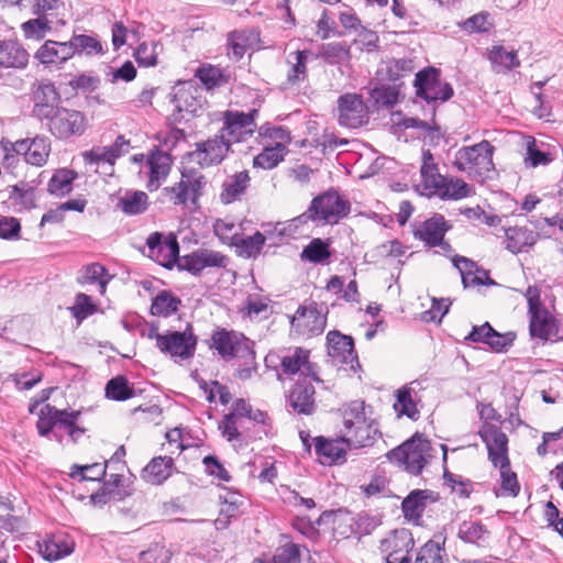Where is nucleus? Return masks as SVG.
I'll return each instance as SVG.
<instances>
[{
  "mask_svg": "<svg viewBox=\"0 0 563 563\" xmlns=\"http://www.w3.org/2000/svg\"><path fill=\"white\" fill-rule=\"evenodd\" d=\"M494 152L495 147L487 140L462 146L455 153L453 166L459 172L467 173L481 180L490 179V174L495 170Z\"/></svg>",
  "mask_w": 563,
  "mask_h": 563,
  "instance_id": "obj_1",
  "label": "nucleus"
},
{
  "mask_svg": "<svg viewBox=\"0 0 563 563\" xmlns=\"http://www.w3.org/2000/svg\"><path fill=\"white\" fill-rule=\"evenodd\" d=\"M413 86L416 96L428 104H432L431 120L434 121L437 103L450 100L454 89L450 82L441 80V69L428 66L416 74Z\"/></svg>",
  "mask_w": 563,
  "mask_h": 563,
  "instance_id": "obj_2",
  "label": "nucleus"
},
{
  "mask_svg": "<svg viewBox=\"0 0 563 563\" xmlns=\"http://www.w3.org/2000/svg\"><path fill=\"white\" fill-rule=\"evenodd\" d=\"M310 351L303 347H294L287 350L284 354L269 352L265 356V364L267 367L277 368L279 365L280 372L277 373L278 379L282 375L294 376L300 373L303 378L310 377L319 382L320 378L317 374V365L309 361Z\"/></svg>",
  "mask_w": 563,
  "mask_h": 563,
  "instance_id": "obj_3",
  "label": "nucleus"
},
{
  "mask_svg": "<svg viewBox=\"0 0 563 563\" xmlns=\"http://www.w3.org/2000/svg\"><path fill=\"white\" fill-rule=\"evenodd\" d=\"M430 451L431 442L419 434H415L411 439L390 450L386 456L390 462L404 466L408 473L417 476L421 474L429 457H431Z\"/></svg>",
  "mask_w": 563,
  "mask_h": 563,
  "instance_id": "obj_4",
  "label": "nucleus"
},
{
  "mask_svg": "<svg viewBox=\"0 0 563 563\" xmlns=\"http://www.w3.org/2000/svg\"><path fill=\"white\" fill-rule=\"evenodd\" d=\"M42 126L56 140L67 142L86 133L88 120L84 112L63 106Z\"/></svg>",
  "mask_w": 563,
  "mask_h": 563,
  "instance_id": "obj_5",
  "label": "nucleus"
},
{
  "mask_svg": "<svg viewBox=\"0 0 563 563\" xmlns=\"http://www.w3.org/2000/svg\"><path fill=\"white\" fill-rule=\"evenodd\" d=\"M526 297L528 301L529 332L531 338L548 341L556 336L559 333L556 321L541 302L538 287L536 285L529 286Z\"/></svg>",
  "mask_w": 563,
  "mask_h": 563,
  "instance_id": "obj_6",
  "label": "nucleus"
},
{
  "mask_svg": "<svg viewBox=\"0 0 563 563\" xmlns=\"http://www.w3.org/2000/svg\"><path fill=\"white\" fill-rule=\"evenodd\" d=\"M30 100L32 101V115L41 124L63 107L60 92L49 79H40L32 84Z\"/></svg>",
  "mask_w": 563,
  "mask_h": 563,
  "instance_id": "obj_7",
  "label": "nucleus"
},
{
  "mask_svg": "<svg viewBox=\"0 0 563 563\" xmlns=\"http://www.w3.org/2000/svg\"><path fill=\"white\" fill-rule=\"evenodd\" d=\"M210 347L214 349L225 361L240 357L253 360L255 357L254 342L243 333L233 330H216L211 335Z\"/></svg>",
  "mask_w": 563,
  "mask_h": 563,
  "instance_id": "obj_8",
  "label": "nucleus"
},
{
  "mask_svg": "<svg viewBox=\"0 0 563 563\" xmlns=\"http://www.w3.org/2000/svg\"><path fill=\"white\" fill-rule=\"evenodd\" d=\"M310 205L320 224H336L351 212L350 201L334 188L316 196Z\"/></svg>",
  "mask_w": 563,
  "mask_h": 563,
  "instance_id": "obj_9",
  "label": "nucleus"
},
{
  "mask_svg": "<svg viewBox=\"0 0 563 563\" xmlns=\"http://www.w3.org/2000/svg\"><path fill=\"white\" fill-rule=\"evenodd\" d=\"M207 184L206 177L195 169L184 170L181 178L173 186L165 187L163 192L169 197L175 206H186L188 201L197 207L199 198L203 195Z\"/></svg>",
  "mask_w": 563,
  "mask_h": 563,
  "instance_id": "obj_10",
  "label": "nucleus"
},
{
  "mask_svg": "<svg viewBox=\"0 0 563 563\" xmlns=\"http://www.w3.org/2000/svg\"><path fill=\"white\" fill-rule=\"evenodd\" d=\"M258 110L252 109L245 113L242 111L227 110L223 112V126L219 130L225 134V140L232 146L234 143H241L251 137L256 128L255 118Z\"/></svg>",
  "mask_w": 563,
  "mask_h": 563,
  "instance_id": "obj_11",
  "label": "nucleus"
},
{
  "mask_svg": "<svg viewBox=\"0 0 563 563\" xmlns=\"http://www.w3.org/2000/svg\"><path fill=\"white\" fill-rule=\"evenodd\" d=\"M430 247H439L437 253L451 258L452 265L461 275V282H495L490 277L489 271L478 265L477 262L466 256L454 254V249L445 240V236L441 238L440 243H433Z\"/></svg>",
  "mask_w": 563,
  "mask_h": 563,
  "instance_id": "obj_12",
  "label": "nucleus"
},
{
  "mask_svg": "<svg viewBox=\"0 0 563 563\" xmlns=\"http://www.w3.org/2000/svg\"><path fill=\"white\" fill-rule=\"evenodd\" d=\"M415 547L412 533L405 528L393 530L380 541L379 550L387 563H410Z\"/></svg>",
  "mask_w": 563,
  "mask_h": 563,
  "instance_id": "obj_13",
  "label": "nucleus"
},
{
  "mask_svg": "<svg viewBox=\"0 0 563 563\" xmlns=\"http://www.w3.org/2000/svg\"><path fill=\"white\" fill-rule=\"evenodd\" d=\"M195 151L188 156L201 167H210L221 164L232 152V146L225 140V134L218 132L213 137L197 142Z\"/></svg>",
  "mask_w": 563,
  "mask_h": 563,
  "instance_id": "obj_14",
  "label": "nucleus"
},
{
  "mask_svg": "<svg viewBox=\"0 0 563 563\" xmlns=\"http://www.w3.org/2000/svg\"><path fill=\"white\" fill-rule=\"evenodd\" d=\"M327 324L325 314L316 302L301 305L290 318L291 330L298 335L311 338L324 331Z\"/></svg>",
  "mask_w": 563,
  "mask_h": 563,
  "instance_id": "obj_15",
  "label": "nucleus"
},
{
  "mask_svg": "<svg viewBox=\"0 0 563 563\" xmlns=\"http://www.w3.org/2000/svg\"><path fill=\"white\" fill-rule=\"evenodd\" d=\"M147 256L165 268H172L178 262L179 243L174 233L164 236L161 232H153L146 240Z\"/></svg>",
  "mask_w": 563,
  "mask_h": 563,
  "instance_id": "obj_16",
  "label": "nucleus"
},
{
  "mask_svg": "<svg viewBox=\"0 0 563 563\" xmlns=\"http://www.w3.org/2000/svg\"><path fill=\"white\" fill-rule=\"evenodd\" d=\"M327 340L328 354L334 363L349 365L353 372L361 367L352 336L331 331Z\"/></svg>",
  "mask_w": 563,
  "mask_h": 563,
  "instance_id": "obj_17",
  "label": "nucleus"
},
{
  "mask_svg": "<svg viewBox=\"0 0 563 563\" xmlns=\"http://www.w3.org/2000/svg\"><path fill=\"white\" fill-rule=\"evenodd\" d=\"M197 345V338L187 329L184 332H172L157 338V347L170 356L188 360L194 356Z\"/></svg>",
  "mask_w": 563,
  "mask_h": 563,
  "instance_id": "obj_18",
  "label": "nucleus"
},
{
  "mask_svg": "<svg viewBox=\"0 0 563 563\" xmlns=\"http://www.w3.org/2000/svg\"><path fill=\"white\" fill-rule=\"evenodd\" d=\"M228 263L229 258L220 252L198 249L190 254L178 257L177 266L196 276L207 267H227Z\"/></svg>",
  "mask_w": 563,
  "mask_h": 563,
  "instance_id": "obj_19",
  "label": "nucleus"
},
{
  "mask_svg": "<svg viewBox=\"0 0 563 563\" xmlns=\"http://www.w3.org/2000/svg\"><path fill=\"white\" fill-rule=\"evenodd\" d=\"M482 441L486 444L488 459L495 467L508 463V438L503 430L490 423H484L478 431Z\"/></svg>",
  "mask_w": 563,
  "mask_h": 563,
  "instance_id": "obj_20",
  "label": "nucleus"
},
{
  "mask_svg": "<svg viewBox=\"0 0 563 563\" xmlns=\"http://www.w3.org/2000/svg\"><path fill=\"white\" fill-rule=\"evenodd\" d=\"M415 239L430 247L433 243H440L441 238L452 229V224L441 213H433L432 217L422 222L412 224Z\"/></svg>",
  "mask_w": 563,
  "mask_h": 563,
  "instance_id": "obj_21",
  "label": "nucleus"
},
{
  "mask_svg": "<svg viewBox=\"0 0 563 563\" xmlns=\"http://www.w3.org/2000/svg\"><path fill=\"white\" fill-rule=\"evenodd\" d=\"M314 451L322 464H342L346 461V451L350 449L344 435L336 439L316 437Z\"/></svg>",
  "mask_w": 563,
  "mask_h": 563,
  "instance_id": "obj_22",
  "label": "nucleus"
},
{
  "mask_svg": "<svg viewBox=\"0 0 563 563\" xmlns=\"http://www.w3.org/2000/svg\"><path fill=\"white\" fill-rule=\"evenodd\" d=\"M197 87L191 80L178 81L170 93V102L175 106L178 113L188 112L197 114L201 109V100L195 93Z\"/></svg>",
  "mask_w": 563,
  "mask_h": 563,
  "instance_id": "obj_23",
  "label": "nucleus"
},
{
  "mask_svg": "<svg viewBox=\"0 0 563 563\" xmlns=\"http://www.w3.org/2000/svg\"><path fill=\"white\" fill-rule=\"evenodd\" d=\"M172 164V155L155 146L147 157L150 173L146 188L150 191H155L159 188L161 183L167 178Z\"/></svg>",
  "mask_w": 563,
  "mask_h": 563,
  "instance_id": "obj_24",
  "label": "nucleus"
},
{
  "mask_svg": "<svg viewBox=\"0 0 563 563\" xmlns=\"http://www.w3.org/2000/svg\"><path fill=\"white\" fill-rule=\"evenodd\" d=\"M74 56L70 41L46 40L36 51L34 57L43 65L64 64Z\"/></svg>",
  "mask_w": 563,
  "mask_h": 563,
  "instance_id": "obj_25",
  "label": "nucleus"
},
{
  "mask_svg": "<svg viewBox=\"0 0 563 563\" xmlns=\"http://www.w3.org/2000/svg\"><path fill=\"white\" fill-rule=\"evenodd\" d=\"M289 406L298 415H312L316 409L314 387L307 378L299 379L288 397Z\"/></svg>",
  "mask_w": 563,
  "mask_h": 563,
  "instance_id": "obj_26",
  "label": "nucleus"
},
{
  "mask_svg": "<svg viewBox=\"0 0 563 563\" xmlns=\"http://www.w3.org/2000/svg\"><path fill=\"white\" fill-rule=\"evenodd\" d=\"M30 54L18 40L0 41V68L24 69Z\"/></svg>",
  "mask_w": 563,
  "mask_h": 563,
  "instance_id": "obj_27",
  "label": "nucleus"
},
{
  "mask_svg": "<svg viewBox=\"0 0 563 563\" xmlns=\"http://www.w3.org/2000/svg\"><path fill=\"white\" fill-rule=\"evenodd\" d=\"M343 435L350 448L358 449L372 445L376 438L380 437V433L375 420L367 418L346 430Z\"/></svg>",
  "mask_w": 563,
  "mask_h": 563,
  "instance_id": "obj_28",
  "label": "nucleus"
},
{
  "mask_svg": "<svg viewBox=\"0 0 563 563\" xmlns=\"http://www.w3.org/2000/svg\"><path fill=\"white\" fill-rule=\"evenodd\" d=\"M251 177L247 170H242L228 176L221 186L219 199L223 205H230L246 192Z\"/></svg>",
  "mask_w": 563,
  "mask_h": 563,
  "instance_id": "obj_29",
  "label": "nucleus"
},
{
  "mask_svg": "<svg viewBox=\"0 0 563 563\" xmlns=\"http://www.w3.org/2000/svg\"><path fill=\"white\" fill-rule=\"evenodd\" d=\"M339 123L347 128H356L362 123V101L357 95L345 93L339 97Z\"/></svg>",
  "mask_w": 563,
  "mask_h": 563,
  "instance_id": "obj_30",
  "label": "nucleus"
},
{
  "mask_svg": "<svg viewBox=\"0 0 563 563\" xmlns=\"http://www.w3.org/2000/svg\"><path fill=\"white\" fill-rule=\"evenodd\" d=\"M175 463L170 456L153 457L142 471V477L152 485L163 484L174 472Z\"/></svg>",
  "mask_w": 563,
  "mask_h": 563,
  "instance_id": "obj_31",
  "label": "nucleus"
},
{
  "mask_svg": "<svg viewBox=\"0 0 563 563\" xmlns=\"http://www.w3.org/2000/svg\"><path fill=\"white\" fill-rule=\"evenodd\" d=\"M420 384L417 380H413L396 391L394 409L399 415H405L411 420H417L419 418V410L416 406L417 387Z\"/></svg>",
  "mask_w": 563,
  "mask_h": 563,
  "instance_id": "obj_32",
  "label": "nucleus"
},
{
  "mask_svg": "<svg viewBox=\"0 0 563 563\" xmlns=\"http://www.w3.org/2000/svg\"><path fill=\"white\" fill-rule=\"evenodd\" d=\"M473 194V187L463 179L444 176V180L439 183L432 196H438L442 200H460Z\"/></svg>",
  "mask_w": 563,
  "mask_h": 563,
  "instance_id": "obj_33",
  "label": "nucleus"
},
{
  "mask_svg": "<svg viewBox=\"0 0 563 563\" xmlns=\"http://www.w3.org/2000/svg\"><path fill=\"white\" fill-rule=\"evenodd\" d=\"M240 312L250 319H267L273 313L272 300L268 296L250 294L243 301Z\"/></svg>",
  "mask_w": 563,
  "mask_h": 563,
  "instance_id": "obj_34",
  "label": "nucleus"
},
{
  "mask_svg": "<svg viewBox=\"0 0 563 563\" xmlns=\"http://www.w3.org/2000/svg\"><path fill=\"white\" fill-rule=\"evenodd\" d=\"M265 236L262 232L256 231L253 235L250 236H240L234 234L231 238V245L235 247V253L244 258H256L264 245H265Z\"/></svg>",
  "mask_w": 563,
  "mask_h": 563,
  "instance_id": "obj_35",
  "label": "nucleus"
},
{
  "mask_svg": "<svg viewBox=\"0 0 563 563\" xmlns=\"http://www.w3.org/2000/svg\"><path fill=\"white\" fill-rule=\"evenodd\" d=\"M489 537L490 531L481 521L464 520L459 526L457 538L464 543L485 547Z\"/></svg>",
  "mask_w": 563,
  "mask_h": 563,
  "instance_id": "obj_36",
  "label": "nucleus"
},
{
  "mask_svg": "<svg viewBox=\"0 0 563 563\" xmlns=\"http://www.w3.org/2000/svg\"><path fill=\"white\" fill-rule=\"evenodd\" d=\"M537 238L538 234L528 228H508L506 230V247L514 254L527 252L536 244Z\"/></svg>",
  "mask_w": 563,
  "mask_h": 563,
  "instance_id": "obj_37",
  "label": "nucleus"
},
{
  "mask_svg": "<svg viewBox=\"0 0 563 563\" xmlns=\"http://www.w3.org/2000/svg\"><path fill=\"white\" fill-rule=\"evenodd\" d=\"M488 60L494 73H507L520 66L516 51H506L501 45H494L488 52Z\"/></svg>",
  "mask_w": 563,
  "mask_h": 563,
  "instance_id": "obj_38",
  "label": "nucleus"
},
{
  "mask_svg": "<svg viewBox=\"0 0 563 563\" xmlns=\"http://www.w3.org/2000/svg\"><path fill=\"white\" fill-rule=\"evenodd\" d=\"M430 490H412L401 503L404 517L408 520L418 522L427 507V500L431 498Z\"/></svg>",
  "mask_w": 563,
  "mask_h": 563,
  "instance_id": "obj_39",
  "label": "nucleus"
},
{
  "mask_svg": "<svg viewBox=\"0 0 563 563\" xmlns=\"http://www.w3.org/2000/svg\"><path fill=\"white\" fill-rule=\"evenodd\" d=\"M78 174L74 169L58 168L47 184V191L55 197H64L73 191L74 180Z\"/></svg>",
  "mask_w": 563,
  "mask_h": 563,
  "instance_id": "obj_40",
  "label": "nucleus"
},
{
  "mask_svg": "<svg viewBox=\"0 0 563 563\" xmlns=\"http://www.w3.org/2000/svg\"><path fill=\"white\" fill-rule=\"evenodd\" d=\"M420 174L422 186L428 190L427 195L432 196L439 183L444 180V176L439 173L438 165L433 162V155L430 150L422 151Z\"/></svg>",
  "mask_w": 563,
  "mask_h": 563,
  "instance_id": "obj_41",
  "label": "nucleus"
},
{
  "mask_svg": "<svg viewBox=\"0 0 563 563\" xmlns=\"http://www.w3.org/2000/svg\"><path fill=\"white\" fill-rule=\"evenodd\" d=\"M38 545L41 554L47 561H57L69 555L74 550V543L68 542L63 536H53Z\"/></svg>",
  "mask_w": 563,
  "mask_h": 563,
  "instance_id": "obj_42",
  "label": "nucleus"
},
{
  "mask_svg": "<svg viewBox=\"0 0 563 563\" xmlns=\"http://www.w3.org/2000/svg\"><path fill=\"white\" fill-rule=\"evenodd\" d=\"M312 55L309 49L296 51L289 54L288 63L290 68L287 73V82L291 86L303 82L308 77V57Z\"/></svg>",
  "mask_w": 563,
  "mask_h": 563,
  "instance_id": "obj_43",
  "label": "nucleus"
},
{
  "mask_svg": "<svg viewBox=\"0 0 563 563\" xmlns=\"http://www.w3.org/2000/svg\"><path fill=\"white\" fill-rule=\"evenodd\" d=\"M81 412L79 410L57 408L56 428L64 429L74 443L86 432V429L78 424Z\"/></svg>",
  "mask_w": 563,
  "mask_h": 563,
  "instance_id": "obj_44",
  "label": "nucleus"
},
{
  "mask_svg": "<svg viewBox=\"0 0 563 563\" xmlns=\"http://www.w3.org/2000/svg\"><path fill=\"white\" fill-rule=\"evenodd\" d=\"M444 543L445 539L442 542L429 540L419 549L415 563H445L448 554Z\"/></svg>",
  "mask_w": 563,
  "mask_h": 563,
  "instance_id": "obj_45",
  "label": "nucleus"
},
{
  "mask_svg": "<svg viewBox=\"0 0 563 563\" xmlns=\"http://www.w3.org/2000/svg\"><path fill=\"white\" fill-rule=\"evenodd\" d=\"M331 256L329 241L314 238L301 252V258L313 264H325Z\"/></svg>",
  "mask_w": 563,
  "mask_h": 563,
  "instance_id": "obj_46",
  "label": "nucleus"
},
{
  "mask_svg": "<svg viewBox=\"0 0 563 563\" xmlns=\"http://www.w3.org/2000/svg\"><path fill=\"white\" fill-rule=\"evenodd\" d=\"M318 56L329 65H339L350 59L351 51L345 42H331L320 46Z\"/></svg>",
  "mask_w": 563,
  "mask_h": 563,
  "instance_id": "obj_47",
  "label": "nucleus"
},
{
  "mask_svg": "<svg viewBox=\"0 0 563 563\" xmlns=\"http://www.w3.org/2000/svg\"><path fill=\"white\" fill-rule=\"evenodd\" d=\"M71 48L74 51V56L77 55H103L104 49L102 47L101 42L91 35L86 34H74L70 37Z\"/></svg>",
  "mask_w": 563,
  "mask_h": 563,
  "instance_id": "obj_48",
  "label": "nucleus"
},
{
  "mask_svg": "<svg viewBox=\"0 0 563 563\" xmlns=\"http://www.w3.org/2000/svg\"><path fill=\"white\" fill-rule=\"evenodd\" d=\"M195 77L200 80V82L207 90H212L217 87H221L225 85L229 79V77L223 74L221 68L210 64H205L200 66L196 70Z\"/></svg>",
  "mask_w": 563,
  "mask_h": 563,
  "instance_id": "obj_49",
  "label": "nucleus"
},
{
  "mask_svg": "<svg viewBox=\"0 0 563 563\" xmlns=\"http://www.w3.org/2000/svg\"><path fill=\"white\" fill-rule=\"evenodd\" d=\"M118 207L129 216L142 214L147 210L148 196L144 191H134L122 197Z\"/></svg>",
  "mask_w": 563,
  "mask_h": 563,
  "instance_id": "obj_50",
  "label": "nucleus"
},
{
  "mask_svg": "<svg viewBox=\"0 0 563 563\" xmlns=\"http://www.w3.org/2000/svg\"><path fill=\"white\" fill-rule=\"evenodd\" d=\"M285 150L286 146L282 143H276L274 147H265L262 153L254 157L253 166L256 168L273 169L284 161Z\"/></svg>",
  "mask_w": 563,
  "mask_h": 563,
  "instance_id": "obj_51",
  "label": "nucleus"
},
{
  "mask_svg": "<svg viewBox=\"0 0 563 563\" xmlns=\"http://www.w3.org/2000/svg\"><path fill=\"white\" fill-rule=\"evenodd\" d=\"M51 153V141L45 135H36L32 139L30 152L27 154L26 164L33 166H43Z\"/></svg>",
  "mask_w": 563,
  "mask_h": 563,
  "instance_id": "obj_52",
  "label": "nucleus"
},
{
  "mask_svg": "<svg viewBox=\"0 0 563 563\" xmlns=\"http://www.w3.org/2000/svg\"><path fill=\"white\" fill-rule=\"evenodd\" d=\"M399 91L395 86L378 85L369 91L368 101L374 107L393 108L398 102Z\"/></svg>",
  "mask_w": 563,
  "mask_h": 563,
  "instance_id": "obj_53",
  "label": "nucleus"
},
{
  "mask_svg": "<svg viewBox=\"0 0 563 563\" xmlns=\"http://www.w3.org/2000/svg\"><path fill=\"white\" fill-rule=\"evenodd\" d=\"M21 24V30L26 40L41 41L52 31L51 22L46 15H36Z\"/></svg>",
  "mask_w": 563,
  "mask_h": 563,
  "instance_id": "obj_54",
  "label": "nucleus"
},
{
  "mask_svg": "<svg viewBox=\"0 0 563 563\" xmlns=\"http://www.w3.org/2000/svg\"><path fill=\"white\" fill-rule=\"evenodd\" d=\"M134 389L129 385V380L125 376H115L106 385V396L109 399L124 401L134 397Z\"/></svg>",
  "mask_w": 563,
  "mask_h": 563,
  "instance_id": "obj_55",
  "label": "nucleus"
},
{
  "mask_svg": "<svg viewBox=\"0 0 563 563\" xmlns=\"http://www.w3.org/2000/svg\"><path fill=\"white\" fill-rule=\"evenodd\" d=\"M123 476L120 474H111L102 487L91 495V501L95 505H103L111 499L119 497L120 493L118 488L121 486Z\"/></svg>",
  "mask_w": 563,
  "mask_h": 563,
  "instance_id": "obj_56",
  "label": "nucleus"
},
{
  "mask_svg": "<svg viewBox=\"0 0 563 563\" xmlns=\"http://www.w3.org/2000/svg\"><path fill=\"white\" fill-rule=\"evenodd\" d=\"M253 34L245 30H234L228 35V47L232 52V57L240 60L247 48L251 46Z\"/></svg>",
  "mask_w": 563,
  "mask_h": 563,
  "instance_id": "obj_57",
  "label": "nucleus"
},
{
  "mask_svg": "<svg viewBox=\"0 0 563 563\" xmlns=\"http://www.w3.org/2000/svg\"><path fill=\"white\" fill-rule=\"evenodd\" d=\"M343 427L344 432L356 424H360L362 420L367 419L365 411V402L362 400H354L345 405L342 409Z\"/></svg>",
  "mask_w": 563,
  "mask_h": 563,
  "instance_id": "obj_58",
  "label": "nucleus"
},
{
  "mask_svg": "<svg viewBox=\"0 0 563 563\" xmlns=\"http://www.w3.org/2000/svg\"><path fill=\"white\" fill-rule=\"evenodd\" d=\"M162 47L159 42L151 41L150 43L143 42L139 44L134 52L135 60L140 66L154 67L157 65V48Z\"/></svg>",
  "mask_w": 563,
  "mask_h": 563,
  "instance_id": "obj_59",
  "label": "nucleus"
},
{
  "mask_svg": "<svg viewBox=\"0 0 563 563\" xmlns=\"http://www.w3.org/2000/svg\"><path fill=\"white\" fill-rule=\"evenodd\" d=\"M180 300L169 295L167 291H162L152 302L151 313L153 316H170L178 309Z\"/></svg>",
  "mask_w": 563,
  "mask_h": 563,
  "instance_id": "obj_60",
  "label": "nucleus"
},
{
  "mask_svg": "<svg viewBox=\"0 0 563 563\" xmlns=\"http://www.w3.org/2000/svg\"><path fill=\"white\" fill-rule=\"evenodd\" d=\"M413 69V62L410 58H393L386 64V78L389 81H397L410 74Z\"/></svg>",
  "mask_w": 563,
  "mask_h": 563,
  "instance_id": "obj_61",
  "label": "nucleus"
},
{
  "mask_svg": "<svg viewBox=\"0 0 563 563\" xmlns=\"http://www.w3.org/2000/svg\"><path fill=\"white\" fill-rule=\"evenodd\" d=\"M554 159L553 155L549 151L540 148L536 144V140L530 137L527 143V157L526 165L537 167L540 165H548Z\"/></svg>",
  "mask_w": 563,
  "mask_h": 563,
  "instance_id": "obj_62",
  "label": "nucleus"
},
{
  "mask_svg": "<svg viewBox=\"0 0 563 563\" xmlns=\"http://www.w3.org/2000/svg\"><path fill=\"white\" fill-rule=\"evenodd\" d=\"M431 308L421 313V320L424 322H441L442 318L449 312L452 300L450 298H431Z\"/></svg>",
  "mask_w": 563,
  "mask_h": 563,
  "instance_id": "obj_63",
  "label": "nucleus"
},
{
  "mask_svg": "<svg viewBox=\"0 0 563 563\" xmlns=\"http://www.w3.org/2000/svg\"><path fill=\"white\" fill-rule=\"evenodd\" d=\"M57 408L49 404L45 405L40 413L36 422L37 432L42 437L48 435L56 428Z\"/></svg>",
  "mask_w": 563,
  "mask_h": 563,
  "instance_id": "obj_64",
  "label": "nucleus"
}]
</instances>
